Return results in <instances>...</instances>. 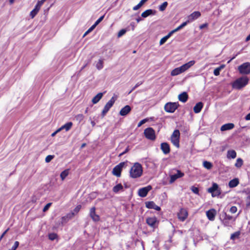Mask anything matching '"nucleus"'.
Wrapping results in <instances>:
<instances>
[{
  "label": "nucleus",
  "mask_w": 250,
  "mask_h": 250,
  "mask_svg": "<svg viewBox=\"0 0 250 250\" xmlns=\"http://www.w3.org/2000/svg\"><path fill=\"white\" fill-rule=\"evenodd\" d=\"M172 35L170 34V32H169V33L166 35V36L164 37L163 38H162L161 40L160 41V42H159V44L160 45L163 44L164 43H165L166 42V41H167V40L168 39H169L171 36Z\"/></svg>",
  "instance_id": "35"
},
{
  "label": "nucleus",
  "mask_w": 250,
  "mask_h": 250,
  "mask_svg": "<svg viewBox=\"0 0 250 250\" xmlns=\"http://www.w3.org/2000/svg\"><path fill=\"white\" fill-rule=\"evenodd\" d=\"M246 206L247 207L250 206V195L248 196L246 199Z\"/></svg>",
  "instance_id": "54"
},
{
  "label": "nucleus",
  "mask_w": 250,
  "mask_h": 250,
  "mask_svg": "<svg viewBox=\"0 0 250 250\" xmlns=\"http://www.w3.org/2000/svg\"><path fill=\"white\" fill-rule=\"evenodd\" d=\"M180 133L178 129L174 130L170 137L171 142L177 148L180 147Z\"/></svg>",
  "instance_id": "5"
},
{
  "label": "nucleus",
  "mask_w": 250,
  "mask_h": 250,
  "mask_svg": "<svg viewBox=\"0 0 250 250\" xmlns=\"http://www.w3.org/2000/svg\"><path fill=\"white\" fill-rule=\"evenodd\" d=\"M225 66V65L222 64L219 67L216 68L213 71V74L215 76H218L220 75V71L223 69Z\"/></svg>",
  "instance_id": "32"
},
{
  "label": "nucleus",
  "mask_w": 250,
  "mask_h": 250,
  "mask_svg": "<svg viewBox=\"0 0 250 250\" xmlns=\"http://www.w3.org/2000/svg\"><path fill=\"white\" fill-rule=\"evenodd\" d=\"M115 100H116L114 99V98L113 97H112L111 98V99L104 106V108L106 109L107 111H109L110 108L114 104V103L115 102Z\"/></svg>",
  "instance_id": "25"
},
{
  "label": "nucleus",
  "mask_w": 250,
  "mask_h": 250,
  "mask_svg": "<svg viewBox=\"0 0 250 250\" xmlns=\"http://www.w3.org/2000/svg\"><path fill=\"white\" fill-rule=\"evenodd\" d=\"M58 238V235L55 233H51L48 234V238L50 240H54Z\"/></svg>",
  "instance_id": "42"
},
{
  "label": "nucleus",
  "mask_w": 250,
  "mask_h": 250,
  "mask_svg": "<svg viewBox=\"0 0 250 250\" xmlns=\"http://www.w3.org/2000/svg\"><path fill=\"white\" fill-rule=\"evenodd\" d=\"M108 111H107L106 109L104 108L103 111H102V117H104Z\"/></svg>",
  "instance_id": "63"
},
{
  "label": "nucleus",
  "mask_w": 250,
  "mask_h": 250,
  "mask_svg": "<svg viewBox=\"0 0 250 250\" xmlns=\"http://www.w3.org/2000/svg\"><path fill=\"white\" fill-rule=\"evenodd\" d=\"M145 137L151 141H154L156 139L155 130L152 127L146 128L144 132Z\"/></svg>",
  "instance_id": "8"
},
{
  "label": "nucleus",
  "mask_w": 250,
  "mask_h": 250,
  "mask_svg": "<svg viewBox=\"0 0 250 250\" xmlns=\"http://www.w3.org/2000/svg\"><path fill=\"white\" fill-rule=\"evenodd\" d=\"M82 206L81 205H77L74 209V211L78 213L81 209Z\"/></svg>",
  "instance_id": "55"
},
{
  "label": "nucleus",
  "mask_w": 250,
  "mask_h": 250,
  "mask_svg": "<svg viewBox=\"0 0 250 250\" xmlns=\"http://www.w3.org/2000/svg\"><path fill=\"white\" fill-rule=\"evenodd\" d=\"M45 1L46 0H40L38 1L34 9L32 10L30 12V15L32 18H34L35 16L37 14L41 6Z\"/></svg>",
  "instance_id": "12"
},
{
  "label": "nucleus",
  "mask_w": 250,
  "mask_h": 250,
  "mask_svg": "<svg viewBox=\"0 0 250 250\" xmlns=\"http://www.w3.org/2000/svg\"><path fill=\"white\" fill-rule=\"evenodd\" d=\"M9 230V228H8L6 230H5L1 235L0 237V241L1 240L2 238L4 236V235L6 234V233L7 232V231Z\"/></svg>",
  "instance_id": "58"
},
{
  "label": "nucleus",
  "mask_w": 250,
  "mask_h": 250,
  "mask_svg": "<svg viewBox=\"0 0 250 250\" xmlns=\"http://www.w3.org/2000/svg\"><path fill=\"white\" fill-rule=\"evenodd\" d=\"M238 70L242 74H249L250 73V63L245 62L238 66Z\"/></svg>",
  "instance_id": "9"
},
{
  "label": "nucleus",
  "mask_w": 250,
  "mask_h": 250,
  "mask_svg": "<svg viewBox=\"0 0 250 250\" xmlns=\"http://www.w3.org/2000/svg\"><path fill=\"white\" fill-rule=\"evenodd\" d=\"M168 5V3L167 1L164 2L161 5H160L159 7V9L161 11H164L166 8H167V6Z\"/></svg>",
  "instance_id": "41"
},
{
  "label": "nucleus",
  "mask_w": 250,
  "mask_h": 250,
  "mask_svg": "<svg viewBox=\"0 0 250 250\" xmlns=\"http://www.w3.org/2000/svg\"><path fill=\"white\" fill-rule=\"evenodd\" d=\"M103 96V93H98L92 100L93 104H96L102 99Z\"/></svg>",
  "instance_id": "29"
},
{
  "label": "nucleus",
  "mask_w": 250,
  "mask_h": 250,
  "mask_svg": "<svg viewBox=\"0 0 250 250\" xmlns=\"http://www.w3.org/2000/svg\"><path fill=\"white\" fill-rule=\"evenodd\" d=\"M129 150V146H127V147L126 148V149L124 151H123V152L121 153L119 155V157H121L122 155H124L127 152H128Z\"/></svg>",
  "instance_id": "53"
},
{
  "label": "nucleus",
  "mask_w": 250,
  "mask_h": 250,
  "mask_svg": "<svg viewBox=\"0 0 250 250\" xmlns=\"http://www.w3.org/2000/svg\"><path fill=\"white\" fill-rule=\"evenodd\" d=\"M236 157V152L234 150H229L227 152V158L229 159H234Z\"/></svg>",
  "instance_id": "30"
},
{
  "label": "nucleus",
  "mask_w": 250,
  "mask_h": 250,
  "mask_svg": "<svg viewBox=\"0 0 250 250\" xmlns=\"http://www.w3.org/2000/svg\"><path fill=\"white\" fill-rule=\"evenodd\" d=\"M238 215V214L236 216L234 217L227 214L226 212L223 211L220 215V219L222 224L225 227H230L231 223L235 221Z\"/></svg>",
  "instance_id": "1"
},
{
  "label": "nucleus",
  "mask_w": 250,
  "mask_h": 250,
  "mask_svg": "<svg viewBox=\"0 0 250 250\" xmlns=\"http://www.w3.org/2000/svg\"><path fill=\"white\" fill-rule=\"evenodd\" d=\"M52 203H49L48 204H47L43 208V209H42V211L43 212H45L49 208V207H50V206L51 205Z\"/></svg>",
  "instance_id": "51"
},
{
  "label": "nucleus",
  "mask_w": 250,
  "mask_h": 250,
  "mask_svg": "<svg viewBox=\"0 0 250 250\" xmlns=\"http://www.w3.org/2000/svg\"><path fill=\"white\" fill-rule=\"evenodd\" d=\"M147 121V119H143L142 120H141L138 124V125L137 126L138 127H140L142 125L144 124L145 123H146V122Z\"/></svg>",
  "instance_id": "52"
},
{
  "label": "nucleus",
  "mask_w": 250,
  "mask_h": 250,
  "mask_svg": "<svg viewBox=\"0 0 250 250\" xmlns=\"http://www.w3.org/2000/svg\"><path fill=\"white\" fill-rule=\"evenodd\" d=\"M203 107V104L202 102H198L193 107V111L195 113H199Z\"/></svg>",
  "instance_id": "26"
},
{
  "label": "nucleus",
  "mask_w": 250,
  "mask_h": 250,
  "mask_svg": "<svg viewBox=\"0 0 250 250\" xmlns=\"http://www.w3.org/2000/svg\"><path fill=\"white\" fill-rule=\"evenodd\" d=\"M89 215L94 222H98L100 220V216L96 213V208L93 207L90 209Z\"/></svg>",
  "instance_id": "15"
},
{
  "label": "nucleus",
  "mask_w": 250,
  "mask_h": 250,
  "mask_svg": "<svg viewBox=\"0 0 250 250\" xmlns=\"http://www.w3.org/2000/svg\"><path fill=\"white\" fill-rule=\"evenodd\" d=\"M191 190L194 193L196 194H199V190L198 188L194 186H192L191 187Z\"/></svg>",
  "instance_id": "44"
},
{
  "label": "nucleus",
  "mask_w": 250,
  "mask_h": 250,
  "mask_svg": "<svg viewBox=\"0 0 250 250\" xmlns=\"http://www.w3.org/2000/svg\"><path fill=\"white\" fill-rule=\"evenodd\" d=\"M195 63V61H190L182 65L180 67L182 73L184 72L188 69L190 67L193 66Z\"/></svg>",
  "instance_id": "17"
},
{
  "label": "nucleus",
  "mask_w": 250,
  "mask_h": 250,
  "mask_svg": "<svg viewBox=\"0 0 250 250\" xmlns=\"http://www.w3.org/2000/svg\"><path fill=\"white\" fill-rule=\"evenodd\" d=\"M208 26V24L207 23H205L200 25L199 26V28L200 29H202L205 27H207Z\"/></svg>",
  "instance_id": "60"
},
{
  "label": "nucleus",
  "mask_w": 250,
  "mask_h": 250,
  "mask_svg": "<svg viewBox=\"0 0 250 250\" xmlns=\"http://www.w3.org/2000/svg\"><path fill=\"white\" fill-rule=\"evenodd\" d=\"M153 14V11L152 9H147L142 13L141 16L143 18H146L148 16Z\"/></svg>",
  "instance_id": "33"
},
{
  "label": "nucleus",
  "mask_w": 250,
  "mask_h": 250,
  "mask_svg": "<svg viewBox=\"0 0 250 250\" xmlns=\"http://www.w3.org/2000/svg\"><path fill=\"white\" fill-rule=\"evenodd\" d=\"M188 211L187 209L185 208H181L177 213L178 218L181 222L185 221L188 218Z\"/></svg>",
  "instance_id": "11"
},
{
  "label": "nucleus",
  "mask_w": 250,
  "mask_h": 250,
  "mask_svg": "<svg viewBox=\"0 0 250 250\" xmlns=\"http://www.w3.org/2000/svg\"><path fill=\"white\" fill-rule=\"evenodd\" d=\"M207 191L211 194L212 197L219 196L221 194V188L216 183H213L212 186L207 189Z\"/></svg>",
  "instance_id": "6"
},
{
  "label": "nucleus",
  "mask_w": 250,
  "mask_h": 250,
  "mask_svg": "<svg viewBox=\"0 0 250 250\" xmlns=\"http://www.w3.org/2000/svg\"><path fill=\"white\" fill-rule=\"evenodd\" d=\"M237 211V208L235 206H232L229 209V211L231 213H235Z\"/></svg>",
  "instance_id": "48"
},
{
  "label": "nucleus",
  "mask_w": 250,
  "mask_h": 250,
  "mask_svg": "<svg viewBox=\"0 0 250 250\" xmlns=\"http://www.w3.org/2000/svg\"><path fill=\"white\" fill-rule=\"evenodd\" d=\"M234 127V125L233 123L226 124L225 125H223L221 127V130L223 131H226V130H230V129L233 128Z\"/></svg>",
  "instance_id": "24"
},
{
  "label": "nucleus",
  "mask_w": 250,
  "mask_h": 250,
  "mask_svg": "<svg viewBox=\"0 0 250 250\" xmlns=\"http://www.w3.org/2000/svg\"><path fill=\"white\" fill-rule=\"evenodd\" d=\"M240 233L241 232L240 231H237L234 232L233 233L231 234L230 236V239L234 240L236 238H238L239 237Z\"/></svg>",
  "instance_id": "39"
},
{
  "label": "nucleus",
  "mask_w": 250,
  "mask_h": 250,
  "mask_svg": "<svg viewBox=\"0 0 250 250\" xmlns=\"http://www.w3.org/2000/svg\"><path fill=\"white\" fill-rule=\"evenodd\" d=\"M143 167L139 163H135L131 167L129 175L132 178H137L141 177L143 174Z\"/></svg>",
  "instance_id": "2"
},
{
  "label": "nucleus",
  "mask_w": 250,
  "mask_h": 250,
  "mask_svg": "<svg viewBox=\"0 0 250 250\" xmlns=\"http://www.w3.org/2000/svg\"><path fill=\"white\" fill-rule=\"evenodd\" d=\"M142 83V82L141 83H136V85L134 86V87L132 88V89L131 90L130 92L131 91H132L133 90H134V89H135L137 87H138L139 85H140Z\"/></svg>",
  "instance_id": "62"
},
{
  "label": "nucleus",
  "mask_w": 250,
  "mask_h": 250,
  "mask_svg": "<svg viewBox=\"0 0 250 250\" xmlns=\"http://www.w3.org/2000/svg\"><path fill=\"white\" fill-rule=\"evenodd\" d=\"M152 189V187L150 185L147 187L140 188L138 190V195L141 197H146L148 192Z\"/></svg>",
  "instance_id": "14"
},
{
  "label": "nucleus",
  "mask_w": 250,
  "mask_h": 250,
  "mask_svg": "<svg viewBox=\"0 0 250 250\" xmlns=\"http://www.w3.org/2000/svg\"><path fill=\"white\" fill-rule=\"evenodd\" d=\"M95 26H94V24L92 25L84 34L83 37L85 36L87 34H88L89 32H91L95 28Z\"/></svg>",
  "instance_id": "46"
},
{
  "label": "nucleus",
  "mask_w": 250,
  "mask_h": 250,
  "mask_svg": "<svg viewBox=\"0 0 250 250\" xmlns=\"http://www.w3.org/2000/svg\"><path fill=\"white\" fill-rule=\"evenodd\" d=\"M75 215L74 212H70L67 213L66 215L61 218V224H64L66 223L69 220L72 219Z\"/></svg>",
  "instance_id": "19"
},
{
  "label": "nucleus",
  "mask_w": 250,
  "mask_h": 250,
  "mask_svg": "<svg viewBox=\"0 0 250 250\" xmlns=\"http://www.w3.org/2000/svg\"><path fill=\"white\" fill-rule=\"evenodd\" d=\"M68 170L65 169L62 171L60 174V177L62 180H63L68 175Z\"/></svg>",
  "instance_id": "40"
},
{
  "label": "nucleus",
  "mask_w": 250,
  "mask_h": 250,
  "mask_svg": "<svg viewBox=\"0 0 250 250\" xmlns=\"http://www.w3.org/2000/svg\"><path fill=\"white\" fill-rule=\"evenodd\" d=\"M216 214V210L213 208L210 209L206 212L207 216L210 221L214 220Z\"/></svg>",
  "instance_id": "21"
},
{
  "label": "nucleus",
  "mask_w": 250,
  "mask_h": 250,
  "mask_svg": "<svg viewBox=\"0 0 250 250\" xmlns=\"http://www.w3.org/2000/svg\"><path fill=\"white\" fill-rule=\"evenodd\" d=\"M179 104L178 102L167 103L164 106V109L166 112L168 113H173L178 107Z\"/></svg>",
  "instance_id": "7"
},
{
  "label": "nucleus",
  "mask_w": 250,
  "mask_h": 250,
  "mask_svg": "<svg viewBox=\"0 0 250 250\" xmlns=\"http://www.w3.org/2000/svg\"><path fill=\"white\" fill-rule=\"evenodd\" d=\"M243 165V161L242 159L239 158L236 160L235 166L237 168H240Z\"/></svg>",
  "instance_id": "36"
},
{
  "label": "nucleus",
  "mask_w": 250,
  "mask_h": 250,
  "mask_svg": "<svg viewBox=\"0 0 250 250\" xmlns=\"http://www.w3.org/2000/svg\"><path fill=\"white\" fill-rule=\"evenodd\" d=\"M146 224L152 229L153 231L158 228L159 224V221L155 216L147 217L146 220Z\"/></svg>",
  "instance_id": "4"
},
{
  "label": "nucleus",
  "mask_w": 250,
  "mask_h": 250,
  "mask_svg": "<svg viewBox=\"0 0 250 250\" xmlns=\"http://www.w3.org/2000/svg\"><path fill=\"white\" fill-rule=\"evenodd\" d=\"M126 30L123 29L121 30L118 33V37H120L124 35L126 33Z\"/></svg>",
  "instance_id": "49"
},
{
  "label": "nucleus",
  "mask_w": 250,
  "mask_h": 250,
  "mask_svg": "<svg viewBox=\"0 0 250 250\" xmlns=\"http://www.w3.org/2000/svg\"><path fill=\"white\" fill-rule=\"evenodd\" d=\"M112 190L115 193L120 191H123V186L121 184H118L113 188Z\"/></svg>",
  "instance_id": "31"
},
{
  "label": "nucleus",
  "mask_w": 250,
  "mask_h": 250,
  "mask_svg": "<svg viewBox=\"0 0 250 250\" xmlns=\"http://www.w3.org/2000/svg\"><path fill=\"white\" fill-rule=\"evenodd\" d=\"M75 118L79 123H80L84 119V116L82 114H79L75 116Z\"/></svg>",
  "instance_id": "37"
},
{
  "label": "nucleus",
  "mask_w": 250,
  "mask_h": 250,
  "mask_svg": "<svg viewBox=\"0 0 250 250\" xmlns=\"http://www.w3.org/2000/svg\"><path fill=\"white\" fill-rule=\"evenodd\" d=\"M249 80V78L247 76L240 77L232 83V86L233 88L240 89L248 83Z\"/></svg>",
  "instance_id": "3"
},
{
  "label": "nucleus",
  "mask_w": 250,
  "mask_h": 250,
  "mask_svg": "<svg viewBox=\"0 0 250 250\" xmlns=\"http://www.w3.org/2000/svg\"><path fill=\"white\" fill-rule=\"evenodd\" d=\"M146 207L148 208L154 209L157 211L161 210V208L155 204L153 201H148L145 203Z\"/></svg>",
  "instance_id": "20"
},
{
  "label": "nucleus",
  "mask_w": 250,
  "mask_h": 250,
  "mask_svg": "<svg viewBox=\"0 0 250 250\" xmlns=\"http://www.w3.org/2000/svg\"><path fill=\"white\" fill-rule=\"evenodd\" d=\"M188 94L186 92H183V93H181L178 96V99L180 101L185 103L188 100Z\"/></svg>",
  "instance_id": "23"
},
{
  "label": "nucleus",
  "mask_w": 250,
  "mask_h": 250,
  "mask_svg": "<svg viewBox=\"0 0 250 250\" xmlns=\"http://www.w3.org/2000/svg\"><path fill=\"white\" fill-rule=\"evenodd\" d=\"M142 6V5L140 4V3H139L137 5H136V6H134L133 7V10H134V11H136V10H137L138 9H139Z\"/></svg>",
  "instance_id": "59"
},
{
  "label": "nucleus",
  "mask_w": 250,
  "mask_h": 250,
  "mask_svg": "<svg viewBox=\"0 0 250 250\" xmlns=\"http://www.w3.org/2000/svg\"><path fill=\"white\" fill-rule=\"evenodd\" d=\"M73 125V123L71 122H67V123L65 124L64 125H62L60 128L61 129V131L62 129H65L66 131H67L69 130L72 127Z\"/></svg>",
  "instance_id": "28"
},
{
  "label": "nucleus",
  "mask_w": 250,
  "mask_h": 250,
  "mask_svg": "<svg viewBox=\"0 0 250 250\" xmlns=\"http://www.w3.org/2000/svg\"><path fill=\"white\" fill-rule=\"evenodd\" d=\"M181 29H182V28L180 27V26L179 25V26H178L176 28L174 29V30L171 31L170 32V34L171 35H172L173 33H174L175 32L179 31V30H180Z\"/></svg>",
  "instance_id": "56"
},
{
  "label": "nucleus",
  "mask_w": 250,
  "mask_h": 250,
  "mask_svg": "<svg viewBox=\"0 0 250 250\" xmlns=\"http://www.w3.org/2000/svg\"><path fill=\"white\" fill-rule=\"evenodd\" d=\"M96 67L98 69H101L103 68V61L101 59H100L97 63Z\"/></svg>",
  "instance_id": "43"
},
{
  "label": "nucleus",
  "mask_w": 250,
  "mask_h": 250,
  "mask_svg": "<svg viewBox=\"0 0 250 250\" xmlns=\"http://www.w3.org/2000/svg\"><path fill=\"white\" fill-rule=\"evenodd\" d=\"M161 149L165 154H168L170 151L169 145L167 143H162L161 144Z\"/></svg>",
  "instance_id": "18"
},
{
  "label": "nucleus",
  "mask_w": 250,
  "mask_h": 250,
  "mask_svg": "<svg viewBox=\"0 0 250 250\" xmlns=\"http://www.w3.org/2000/svg\"><path fill=\"white\" fill-rule=\"evenodd\" d=\"M125 165V162H121L118 165L116 166L113 169L112 173V174L117 176L120 177L121 175V172L124 166Z\"/></svg>",
  "instance_id": "10"
},
{
  "label": "nucleus",
  "mask_w": 250,
  "mask_h": 250,
  "mask_svg": "<svg viewBox=\"0 0 250 250\" xmlns=\"http://www.w3.org/2000/svg\"><path fill=\"white\" fill-rule=\"evenodd\" d=\"M54 157V155H49L45 158V161L46 163L50 162Z\"/></svg>",
  "instance_id": "45"
},
{
  "label": "nucleus",
  "mask_w": 250,
  "mask_h": 250,
  "mask_svg": "<svg viewBox=\"0 0 250 250\" xmlns=\"http://www.w3.org/2000/svg\"><path fill=\"white\" fill-rule=\"evenodd\" d=\"M181 29H182V28L180 27V26L179 25V26H178L176 28L174 29V30L171 31L170 32V34L171 35H172L173 33H174L175 32L179 31V30H180Z\"/></svg>",
  "instance_id": "57"
},
{
  "label": "nucleus",
  "mask_w": 250,
  "mask_h": 250,
  "mask_svg": "<svg viewBox=\"0 0 250 250\" xmlns=\"http://www.w3.org/2000/svg\"><path fill=\"white\" fill-rule=\"evenodd\" d=\"M131 107L128 105H126L121 109L120 114L123 116H126L131 111Z\"/></svg>",
  "instance_id": "22"
},
{
  "label": "nucleus",
  "mask_w": 250,
  "mask_h": 250,
  "mask_svg": "<svg viewBox=\"0 0 250 250\" xmlns=\"http://www.w3.org/2000/svg\"><path fill=\"white\" fill-rule=\"evenodd\" d=\"M176 171V173L170 175V183H172L175 182L177 179L181 178L184 176V173L181 170L178 169H173Z\"/></svg>",
  "instance_id": "13"
},
{
  "label": "nucleus",
  "mask_w": 250,
  "mask_h": 250,
  "mask_svg": "<svg viewBox=\"0 0 250 250\" xmlns=\"http://www.w3.org/2000/svg\"><path fill=\"white\" fill-rule=\"evenodd\" d=\"M104 16H101V17H100L96 21V22L94 23V26H96L100 22H101L102 21V20L104 19Z\"/></svg>",
  "instance_id": "47"
},
{
  "label": "nucleus",
  "mask_w": 250,
  "mask_h": 250,
  "mask_svg": "<svg viewBox=\"0 0 250 250\" xmlns=\"http://www.w3.org/2000/svg\"><path fill=\"white\" fill-rule=\"evenodd\" d=\"M239 183V179L238 178H234L231 180L229 183V186L230 188H233L238 185Z\"/></svg>",
  "instance_id": "27"
},
{
  "label": "nucleus",
  "mask_w": 250,
  "mask_h": 250,
  "mask_svg": "<svg viewBox=\"0 0 250 250\" xmlns=\"http://www.w3.org/2000/svg\"><path fill=\"white\" fill-rule=\"evenodd\" d=\"M188 23H189V21H188L187 20V21L183 22L180 26V27L182 28H183L184 27H185L186 25H187V24Z\"/></svg>",
  "instance_id": "61"
},
{
  "label": "nucleus",
  "mask_w": 250,
  "mask_h": 250,
  "mask_svg": "<svg viewBox=\"0 0 250 250\" xmlns=\"http://www.w3.org/2000/svg\"><path fill=\"white\" fill-rule=\"evenodd\" d=\"M245 120L249 121L250 120V113L248 114L245 117Z\"/></svg>",
  "instance_id": "64"
},
{
  "label": "nucleus",
  "mask_w": 250,
  "mask_h": 250,
  "mask_svg": "<svg viewBox=\"0 0 250 250\" xmlns=\"http://www.w3.org/2000/svg\"><path fill=\"white\" fill-rule=\"evenodd\" d=\"M201 16V13L199 11H194L188 17V21L189 22L197 19Z\"/></svg>",
  "instance_id": "16"
},
{
  "label": "nucleus",
  "mask_w": 250,
  "mask_h": 250,
  "mask_svg": "<svg viewBox=\"0 0 250 250\" xmlns=\"http://www.w3.org/2000/svg\"><path fill=\"white\" fill-rule=\"evenodd\" d=\"M19 246V242L18 241H15L14 245L11 248V250H16Z\"/></svg>",
  "instance_id": "50"
},
{
  "label": "nucleus",
  "mask_w": 250,
  "mask_h": 250,
  "mask_svg": "<svg viewBox=\"0 0 250 250\" xmlns=\"http://www.w3.org/2000/svg\"><path fill=\"white\" fill-rule=\"evenodd\" d=\"M203 166L208 169H210L212 168L213 165L211 163L205 161L203 162Z\"/></svg>",
  "instance_id": "38"
},
{
  "label": "nucleus",
  "mask_w": 250,
  "mask_h": 250,
  "mask_svg": "<svg viewBox=\"0 0 250 250\" xmlns=\"http://www.w3.org/2000/svg\"><path fill=\"white\" fill-rule=\"evenodd\" d=\"M182 71L181 70V69L180 67H177L173 70H172L171 72V76H176L178 75L181 73H182Z\"/></svg>",
  "instance_id": "34"
}]
</instances>
